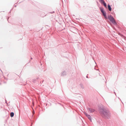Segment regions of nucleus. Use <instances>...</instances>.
I'll return each mask as SVG.
<instances>
[{"label": "nucleus", "instance_id": "nucleus-11", "mask_svg": "<svg viewBox=\"0 0 126 126\" xmlns=\"http://www.w3.org/2000/svg\"><path fill=\"white\" fill-rule=\"evenodd\" d=\"M105 13V12L104 11H103V12H102V14H103Z\"/></svg>", "mask_w": 126, "mask_h": 126}, {"label": "nucleus", "instance_id": "nucleus-1", "mask_svg": "<svg viewBox=\"0 0 126 126\" xmlns=\"http://www.w3.org/2000/svg\"><path fill=\"white\" fill-rule=\"evenodd\" d=\"M108 18L110 21L114 25H116L117 23L115 21L114 19L112 16L111 15L108 16Z\"/></svg>", "mask_w": 126, "mask_h": 126}, {"label": "nucleus", "instance_id": "nucleus-3", "mask_svg": "<svg viewBox=\"0 0 126 126\" xmlns=\"http://www.w3.org/2000/svg\"><path fill=\"white\" fill-rule=\"evenodd\" d=\"M84 114L86 115V116L88 117V119L91 121H92V118L91 117V116L89 115L86 112H84Z\"/></svg>", "mask_w": 126, "mask_h": 126}, {"label": "nucleus", "instance_id": "nucleus-12", "mask_svg": "<svg viewBox=\"0 0 126 126\" xmlns=\"http://www.w3.org/2000/svg\"><path fill=\"white\" fill-rule=\"evenodd\" d=\"M33 104H34V103H33Z\"/></svg>", "mask_w": 126, "mask_h": 126}, {"label": "nucleus", "instance_id": "nucleus-2", "mask_svg": "<svg viewBox=\"0 0 126 126\" xmlns=\"http://www.w3.org/2000/svg\"><path fill=\"white\" fill-rule=\"evenodd\" d=\"M102 115L104 116L107 117H109L110 115L109 113L107 112V111L103 110H102Z\"/></svg>", "mask_w": 126, "mask_h": 126}, {"label": "nucleus", "instance_id": "nucleus-4", "mask_svg": "<svg viewBox=\"0 0 126 126\" xmlns=\"http://www.w3.org/2000/svg\"><path fill=\"white\" fill-rule=\"evenodd\" d=\"M89 110L90 112H93L94 111V109H89Z\"/></svg>", "mask_w": 126, "mask_h": 126}, {"label": "nucleus", "instance_id": "nucleus-8", "mask_svg": "<svg viewBox=\"0 0 126 126\" xmlns=\"http://www.w3.org/2000/svg\"><path fill=\"white\" fill-rule=\"evenodd\" d=\"M99 1L102 4L104 1L103 0H99Z\"/></svg>", "mask_w": 126, "mask_h": 126}, {"label": "nucleus", "instance_id": "nucleus-5", "mask_svg": "<svg viewBox=\"0 0 126 126\" xmlns=\"http://www.w3.org/2000/svg\"><path fill=\"white\" fill-rule=\"evenodd\" d=\"M108 8L109 10L110 11H111V8L110 5H108Z\"/></svg>", "mask_w": 126, "mask_h": 126}, {"label": "nucleus", "instance_id": "nucleus-9", "mask_svg": "<svg viewBox=\"0 0 126 126\" xmlns=\"http://www.w3.org/2000/svg\"><path fill=\"white\" fill-rule=\"evenodd\" d=\"M100 9L101 12L104 11V9L103 8H100Z\"/></svg>", "mask_w": 126, "mask_h": 126}, {"label": "nucleus", "instance_id": "nucleus-10", "mask_svg": "<svg viewBox=\"0 0 126 126\" xmlns=\"http://www.w3.org/2000/svg\"><path fill=\"white\" fill-rule=\"evenodd\" d=\"M103 4L104 6L106 7H107L106 6V3L105 2L102 4Z\"/></svg>", "mask_w": 126, "mask_h": 126}, {"label": "nucleus", "instance_id": "nucleus-6", "mask_svg": "<svg viewBox=\"0 0 126 126\" xmlns=\"http://www.w3.org/2000/svg\"><path fill=\"white\" fill-rule=\"evenodd\" d=\"M103 15L104 16V17L106 19H107V16L106 15V12L105 13L103 14Z\"/></svg>", "mask_w": 126, "mask_h": 126}, {"label": "nucleus", "instance_id": "nucleus-7", "mask_svg": "<svg viewBox=\"0 0 126 126\" xmlns=\"http://www.w3.org/2000/svg\"><path fill=\"white\" fill-rule=\"evenodd\" d=\"M14 113L13 112H11V113L10 115L11 117H13L14 116Z\"/></svg>", "mask_w": 126, "mask_h": 126}]
</instances>
